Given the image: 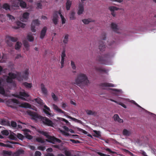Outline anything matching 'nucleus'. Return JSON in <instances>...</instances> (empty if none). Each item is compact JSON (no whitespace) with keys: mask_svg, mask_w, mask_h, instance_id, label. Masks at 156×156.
I'll use <instances>...</instances> for the list:
<instances>
[{"mask_svg":"<svg viewBox=\"0 0 156 156\" xmlns=\"http://www.w3.org/2000/svg\"><path fill=\"white\" fill-rule=\"evenodd\" d=\"M44 109H43V111L44 113L47 115V116H51V114L50 113L51 110L49 108L45 105H44Z\"/></svg>","mask_w":156,"mask_h":156,"instance_id":"nucleus-13","label":"nucleus"},{"mask_svg":"<svg viewBox=\"0 0 156 156\" xmlns=\"http://www.w3.org/2000/svg\"><path fill=\"white\" fill-rule=\"evenodd\" d=\"M40 23L38 20H33L31 24V30L33 32H35L36 30L35 29L36 26H39Z\"/></svg>","mask_w":156,"mask_h":156,"instance_id":"nucleus-9","label":"nucleus"},{"mask_svg":"<svg viewBox=\"0 0 156 156\" xmlns=\"http://www.w3.org/2000/svg\"><path fill=\"white\" fill-rule=\"evenodd\" d=\"M113 118L115 121H117L119 123H122L123 122V120L119 118V116L117 114H115Z\"/></svg>","mask_w":156,"mask_h":156,"instance_id":"nucleus-22","label":"nucleus"},{"mask_svg":"<svg viewBox=\"0 0 156 156\" xmlns=\"http://www.w3.org/2000/svg\"><path fill=\"white\" fill-rule=\"evenodd\" d=\"M38 132L40 134H42V135L45 136H46V138H47V137L49 135L48 133H47V132H44V131H41V130H38Z\"/></svg>","mask_w":156,"mask_h":156,"instance_id":"nucleus-34","label":"nucleus"},{"mask_svg":"<svg viewBox=\"0 0 156 156\" xmlns=\"http://www.w3.org/2000/svg\"><path fill=\"white\" fill-rule=\"evenodd\" d=\"M58 11H56L53 13V19H52L53 23L55 25H57L58 23Z\"/></svg>","mask_w":156,"mask_h":156,"instance_id":"nucleus-10","label":"nucleus"},{"mask_svg":"<svg viewBox=\"0 0 156 156\" xmlns=\"http://www.w3.org/2000/svg\"><path fill=\"white\" fill-rule=\"evenodd\" d=\"M9 40L13 42H16L18 41V38L17 37H13L10 36H8L7 37Z\"/></svg>","mask_w":156,"mask_h":156,"instance_id":"nucleus-27","label":"nucleus"},{"mask_svg":"<svg viewBox=\"0 0 156 156\" xmlns=\"http://www.w3.org/2000/svg\"><path fill=\"white\" fill-rule=\"evenodd\" d=\"M27 39L30 41H34V37L32 35H28L27 37Z\"/></svg>","mask_w":156,"mask_h":156,"instance_id":"nucleus-43","label":"nucleus"},{"mask_svg":"<svg viewBox=\"0 0 156 156\" xmlns=\"http://www.w3.org/2000/svg\"><path fill=\"white\" fill-rule=\"evenodd\" d=\"M3 9L6 10L9 9H10V6L7 3H5L3 5Z\"/></svg>","mask_w":156,"mask_h":156,"instance_id":"nucleus-44","label":"nucleus"},{"mask_svg":"<svg viewBox=\"0 0 156 156\" xmlns=\"http://www.w3.org/2000/svg\"><path fill=\"white\" fill-rule=\"evenodd\" d=\"M0 94L4 96H5V91L4 88L1 86H0Z\"/></svg>","mask_w":156,"mask_h":156,"instance_id":"nucleus-40","label":"nucleus"},{"mask_svg":"<svg viewBox=\"0 0 156 156\" xmlns=\"http://www.w3.org/2000/svg\"><path fill=\"white\" fill-rule=\"evenodd\" d=\"M71 5V1L69 0H67L66 3V9L67 10L70 9Z\"/></svg>","mask_w":156,"mask_h":156,"instance_id":"nucleus-26","label":"nucleus"},{"mask_svg":"<svg viewBox=\"0 0 156 156\" xmlns=\"http://www.w3.org/2000/svg\"><path fill=\"white\" fill-rule=\"evenodd\" d=\"M48 139L47 140L48 142L54 144L55 142L60 143L61 140L58 139L57 138L54 136H52L49 135L47 138Z\"/></svg>","mask_w":156,"mask_h":156,"instance_id":"nucleus-7","label":"nucleus"},{"mask_svg":"<svg viewBox=\"0 0 156 156\" xmlns=\"http://www.w3.org/2000/svg\"><path fill=\"white\" fill-rule=\"evenodd\" d=\"M41 89L42 93L44 95H46L47 94V90L45 87L44 85L43 84H41Z\"/></svg>","mask_w":156,"mask_h":156,"instance_id":"nucleus-25","label":"nucleus"},{"mask_svg":"<svg viewBox=\"0 0 156 156\" xmlns=\"http://www.w3.org/2000/svg\"><path fill=\"white\" fill-rule=\"evenodd\" d=\"M70 141L73 143L74 144H77L79 142V141L77 140H75L73 139H71Z\"/></svg>","mask_w":156,"mask_h":156,"instance_id":"nucleus-62","label":"nucleus"},{"mask_svg":"<svg viewBox=\"0 0 156 156\" xmlns=\"http://www.w3.org/2000/svg\"><path fill=\"white\" fill-rule=\"evenodd\" d=\"M105 46L104 43L101 41L99 42V48L100 51H102L105 50Z\"/></svg>","mask_w":156,"mask_h":156,"instance_id":"nucleus-19","label":"nucleus"},{"mask_svg":"<svg viewBox=\"0 0 156 156\" xmlns=\"http://www.w3.org/2000/svg\"><path fill=\"white\" fill-rule=\"evenodd\" d=\"M84 10V5L83 4L80 3L79 5L78 10L77 14L78 15H80L83 13Z\"/></svg>","mask_w":156,"mask_h":156,"instance_id":"nucleus-11","label":"nucleus"},{"mask_svg":"<svg viewBox=\"0 0 156 156\" xmlns=\"http://www.w3.org/2000/svg\"><path fill=\"white\" fill-rule=\"evenodd\" d=\"M41 154L40 152L37 151L35 152L34 156H41Z\"/></svg>","mask_w":156,"mask_h":156,"instance_id":"nucleus-54","label":"nucleus"},{"mask_svg":"<svg viewBox=\"0 0 156 156\" xmlns=\"http://www.w3.org/2000/svg\"><path fill=\"white\" fill-rule=\"evenodd\" d=\"M1 133L2 135L5 136H8L9 134V132L8 130H6L2 131H1Z\"/></svg>","mask_w":156,"mask_h":156,"instance_id":"nucleus-47","label":"nucleus"},{"mask_svg":"<svg viewBox=\"0 0 156 156\" xmlns=\"http://www.w3.org/2000/svg\"><path fill=\"white\" fill-rule=\"evenodd\" d=\"M9 138L12 140H16L17 138L12 134H10L9 136Z\"/></svg>","mask_w":156,"mask_h":156,"instance_id":"nucleus-50","label":"nucleus"},{"mask_svg":"<svg viewBox=\"0 0 156 156\" xmlns=\"http://www.w3.org/2000/svg\"><path fill=\"white\" fill-rule=\"evenodd\" d=\"M111 27L112 30L115 32L118 33V29L117 27V25L114 23H112L111 24Z\"/></svg>","mask_w":156,"mask_h":156,"instance_id":"nucleus-23","label":"nucleus"},{"mask_svg":"<svg viewBox=\"0 0 156 156\" xmlns=\"http://www.w3.org/2000/svg\"><path fill=\"white\" fill-rule=\"evenodd\" d=\"M78 130L80 131L83 132V133H84L86 134L87 133V132L86 131L83 130L82 129L80 128H77Z\"/></svg>","mask_w":156,"mask_h":156,"instance_id":"nucleus-61","label":"nucleus"},{"mask_svg":"<svg viewBox=\"0 0 156 156\" xmlns=\"http://www.w3.org/2000/svg\"><path fill=\"white\" fill-rule=\"evenodd\" d=\"M100 86L106 87H114V84L109 83H103L100 84Z\"/></svg>","mask_w":156,"mask_h":156,"instance_id":"nucleus-20","label":"nucleus"},{"mask_svg":"<svg viewBox=\"0 0 156 156\" xmlns=\"http://www.w3.org/2000/svg\"><path fill=\"white\" fill-rule=\"evenodd\" d=\"M25 136L27 139H28L29 140H31L33 138V137L31 135L28 134L27 133L25 134Z\"/></svg>","mask_w":156,"mask_h":156,"instance_id":"nucleus-51","label":"nucleus"},{"mask_svg":"<svg viewBox=\"0 0 156 156\" xmlns=\"http://www.w3.org/2000/svg\"><path fill=\"white\" fill-rule=\"evenodd\" d=\"M89 82V81L86 75L81 73L78 75L77 78L75 79V83L82 88Z\"/></svg>","mask_w":156,"mask_h":156,"instance_id":"nucleus-2","label":"nucleus"},{"mask_svg":"<svg viewBox=\"0 0 156 156\" xmlns=\"http://www.w3.org/2000/svg\"><path fill=\"white\" fill-rule=\"evenodd\" d=\"M23 85L27 88H30L32 87V84L31 83H28L27 82H25L23 83Z\"/></svg>","mask_w":156,"mask_h":156,"instance_id":"nucleus-30","label":"nucleus"},{"mask_svg":"<svg viewBox=\"0 0 156 156\" xmlns=\"http://www.w3.org/2000/svg\"><path fill=\"white\" fill-rule=\"evenodd\" d=\"M94 132L97 135L98 137H99L101 136V134L99 131H97V130H94Z\"/></svg>","mask_w":156,"mask_h":156,"instance_id":"nucleus-58","label":"nucleus"},{"mask_svg":"<svg viewBox=\"0 0 156 156\" xmlns=\"http://www.w3.org/2000/svg\"><path fill=\"white\" fill-rule=\"evenodd\" d=\"M66 56V54L65 53V50H63L61 54V68H62L64 66V57Z\"/></svg>","mask_w":156,"mask_h":156,"instance_id":"nucleus-15","label":"nucleus"},{"mask_svg":"<svg viewBox=\"0 0 156 156\" xmlns=\"http://www.w3.org/2000/svg\"><path fill=\"white\" fill-rule=\"evenodd\" d=\"M109 9L111 12V14L112 16L114 17H115V14L114 11L117 10L119 9L115 6H110L109 7Z\"/></svg>","mask_w":156,"mask_h":156,"instance_id":"nucleus-16","label":"nucleus"},{"mask_svg":"<svg viewBox=\"0 0 156 156\" xmlns=\"http://www.w3.org/2000/svg\"><path fill=\"white\" fill-rule=\"evenodd\" d=\"M51 96L53 99L54 101H56L57 100L58 98L53 93H51Z\"/></svg>","mask_w":156,"mask_h":156,"instance_id":"nucleus-53","label":"nucleus"},{"mask_svg":"<svg viewBox=\"0 0 156 156\" xmlns=\"http://www.w3.org/2000/svg\"><path fill=\"white\" fill-rule=\"evenodd\" d=\"M94 69L96 71L100 73H107V70L101 67L95 66L94 67Z\"/></svg>","mask_w":156,"mask_h":156,"instance_id":"nucleus-14","label":"nucleus"},{"mask_svg":"<svg viewBox=\"0 0 156 156\" xmlns=\"http://www.w3.org/2000/svg\"><path fill=\"white\" fill-rule=\"evenodd\" d=\"M70 19L71 20H74L76 19L75 17V12H71L70 16Z\"/></svg>","mask_w":156,"mask_h":156,"instance_id":"nucleus-39","label":"nucleus"},{"mask_svg":"<svg viewBox=\"0 0 156 156\" xmlns=\"http://www.w3.org/2000/svg\"><path fill=\"white\" fill-rule=\"evenodd\" d=\"M22 44L19 42H17L15 46V49L16 50H19L21 47Z\"/></svg>","mask_w":156,"mask_h":156,"instance_id":"nucleus-31","label":"nucleus"},{"mask_svg":"<svg viewBox=\"0 0 156 156\" xmlns=\"http://www.w3.org/2000/svg\"><path fill=\"white\" fill-rule=\"evenodd\" d=\"M20 107L26 108H31V106L28 103L24 102L21 104L20 106Z\"/></svg>","mask_w":156,"mask_h":156,"instance_id":"nucleus-24","label":"nucleus"},{"mask_svg":"<svg viewBox=\"0 0 156 156\" xmlns=\"http://www.w3.org/2000/svg\"><path fill=\"white\" fill-rule=\"evenodd\" d=\"M82 21L85 24H88L90 22H94V20H92L90 19H84Z\"/></svg>","mask_w":156,"mask_h":156,"instance_id":"nucleus-37","label":"nucleus"},{"mask_svg":"<svg viewBox=\"0 0 156 156\" xmlns=\"http://www.w3.org/2000/svg\"><path fill=\"white\" fill-rule=\"evenodd\" d=\"M35 101L37 102L38 104L42 105L43 103L42 102V101L39 98H37L34 99Z\"/></svg>","mask_w":156,"mask_h":156,"instance_id":"nucleus-32","label":"nucleus"},{"mask_svg":"<svg viewBox=\"0 0 156 156\" xmlns=\"http://www.w3.org/2000/svg\"><path fill=\"white\" fill-rule=\"evenodd\" d=\"M38 149L39 150L44 151L45 150V148L44 147L40 146L38 147Z\"/></svg>","mask_w":156,"mask_h":156,"instance_id":"nucleus-59","label":"nucleus"},{"mask_svg":"<svg viewBox=\"0 0 156 156\" xmlns=\"http://www.w3.org/2000/svg\"><path fill=\"white\" fill-rule=\"evenodd\" d=\"M53 108L55 110H56L57 112H58L59 113H62L63 114H65L66 112H65L62 110L61 109L58 108L57 105L53 104L52 105Z\"/></svg>","mask_w":156,"mask_h":156,"instance_id":"nucleus-18","label":"nucleus"},{"mask_svg":"<svg viewBox=\"0 0 156 156\" xmlns=\"http://www.w3.org/2000/svg\"><path fill=\"white\" fill-rule=\"evenodd\" d=\"M37 8L38 9H41L42 7V5L41 3L40 2L38 3L37 5Z\"/></svg>","mask_w":156,"mask_h":156,"instance_id":"nucleus-60","label":"nucleus"},{"mask_svg":"<svg viewBox=\"0 0 156 156\" xmlns=\"http://www.w3.org/2000/svg\"><path fill=\"white\" fill-rule=\"evenodd\" d=\"M24 152V151L22 149L19 150L16 152L12 153V156H19L20 155L23 154Z\"/></svg>","mask_w":156,"mask_h":156,"instance_id":"nucleus-17","label":"nucleus"},{"mask_svg":"<svg viewBox=\"0 0 156 156\" xmlns=\"http://www.w3.org/2000/svg\"><path fill=\"white\" fill-rule=\"evenodd\" d=\"M6 103L8 106L13 108H17V104H20V102L16 99H9Z\"/></svg>","mask_w":156,"mask_h":156,"instance_id":"nucleus-4","label":"nucleus"},{"mask_svg":"<svg viewBox=\"0 0 156 156\" xmlns=\"http://www.w3.org/2000/svg\"><path fill=\"white\" fill-rule=\"evenodd\" d=\"M16 137L20 140H23L24 136L21 134L18 133L17 134Z\"/></svg>","mask_w":156,"mask_h":156,"instance_id":"nucleus-41","label":"nucleus"},{"mask_svg":"<svg viewBox=\"0 0 156 156\" xmlns=\"http://www.w3.org/2000/svg\"><path fill=\"white\" fill-rule=\"evenodd\" d=\"M41 117V120L44 124L48 126H52V125L53 124L52 122L48 119L45 117L42 116Z\"/></svg>","mask_w":156,"mask_h":156,"instance_id":"nucleus-8","label":"nucleus"},{"mask_svg":"<svg viewBox=\"0 0 156 156\" xmlns=\"http://www.w3.org/2000/svg\"><path fill=\"white\" fill-rule=\"evenodd\" d=\"M71 66L73 69H76V67L75 65V63H74V62L72 61H71Z\"/></svg>","mask_w":156,"mask_h":156,"instance_id":"nucleus-55","label":"nucleus"},{"mask_svg":"<svg viewBox=\"0 0 156 156\" xmlns=\"http://www.w3.org/2000/svg\"><path fill=\"white\" fill-rule=\"evenodd\" d=\"M29 115L32 117V119L35 120H37L38 119H41L42 117L40 115H38L37 113L32 111H30L28 112Z\"/></svg>","mask_w":156,"mask_h":156,"instance_id":"nucleus-6","label":"nucleus"},{"mask_svg":"<svg viewBox=\"0 0 156 156\" xmlns=\"http://www.w3.org/2000/svg\"><path fill=\"white\" fill-rule=\"evenodd\" d=\"M65 154L66 156H73L71 152L68 151H65Z\"/></svg>","mask_w":156,"mask_h":156,"instance_id":"nucleus-48","label":"nucleus"},{"mask_svg":"<svg viewBox=\"0 0 156 156\" xmlns=\"http://www.w3.org/2000/svg\"><path fill=\"white\" fill-rule=\"evenodd\" d=\"M36 140L38 142L41 143H43L45 142L44 140L40 137H38L36 138Z\"/></svg>","mask_w":156,"mask_h":156,"instance_id":"nucleus-46","label":"nucleus"},{"mask_svg":"<svg viewBox=\"0 0 156 156\" xmlns=\"http://www.w3.org/2000/svg\"><path fill=\"white\" fill-rule=\"evenodd\" d=\"M17 27H14V28L16 29H18L20 27L24 28L25 27V25L21 23L20 21H18L16 23Z\"/></svg>","mask_w":156,"mask_h":156,"instance_id":"nucleus-21","label":"nucleus"},{"mask_svg":"<svg viewBox=\"0 0 156 156\" xmlns=\"http://www.w3.org/2000/svg\"><path fill=\"white\" fill-rule=\"evenodd\" d=\"M47 30V27H44L41 30L40 35V38L41 39H43L46 35Z\"/></svg>","mask_w":156,"mask_h":156,"instance_id":"nucleus-12","label":"nucleus"},{"mask_svg":"<svg viewBox=\"0 0 156 156\" xmlns=\"http://www.w3.org/2000/svg\"><path fill=\"white\" fill-rule=\"evenodd\" d=\"M8 121H6L5 119H1L0 120V124L2 125H6L8 124Z\"/></svg>","mask_w":156,"mask_h":156,"instance_id":"nucleus-33","label":"nucleus"},{"mask_svg":"<svg viewBox=\"0 0 156 156\" xmlns=\"http://www.w3.org/2000/svg\"><path fill=\"white\" fill-rule=\"evenodd\" d=\"M29 69H27L22 73L17 72L16 74H15L11 72L9 73L8 74L9 76H7L6 81L8 83H12L13 81V80L16 78L19 81H21L23 80H27L29 74Z\"/></svg>","mask_w":156,"mask_h":156,"instance_id":"nucleus-1","label":"nucleus"},{"mask_svg":"<svg viewBox=\"0 0 156 156\" xmlns=\"http://www.w3.org/2000/svg\"><path fill=\"white\" fill-rule=\"evenodd\" d=\"M97 59L102 64L108 65L110 61V56L108 55H105L104 57L99 56L97 57Z\"/></svg>","mask_w":156,"mask_h":156,"instance_id":"nucleus-5","label":"nucleus"},{"mask_svg":"<svg viewBox=\"0 0 156 156\" xmlns=\"http://www.w3.org/2000/svg\"><path fill=\"white\" fill-rule=\"evenodd\" d=\"M131 133L130 131L126 129H124L123 130V134L124 135L128 136L131 134Z\"/></svg>","mask_w":156,"mask_h":156,"instance_id":"nucleus-28","label":"nucleus"},{"mask_svg":"<svg viewBox=\"0 0 156 156\" xmlns=\"http://www.w3.org/2000/svg\"><path fill=\"white\" fill-rule=\"evenodd\" d=\"M7 16L9 18V19H10L11 20H12L13 19H15V18L14 16L9 14H7Z\"/></svg>","mask_w":156,"mask_h":156,"instance_id":"nucleus-57","label":"nucleus"},{"mask_svg":"<svg viewBox=\"0 0 156 156\" xmlns=\"http://www.w3.org/2000/svg\"><path fill=\"white\" fill-rule=\"evenodd\" d=\"M69 36L68 34H66L63 40V43L64 44H66L68 43L69 41Z\"/></svg>","mask_w":156,"mask_h":156,"instance_id":"nucleus-29","label":"nucleus"},{"mask_svg":"<svg viewBox=\"0 0 156 156\" xmlns=\"http://www.w3.org/2000/svg\"><path fill=\"white\" fill-rule=\"evenodd\" d=\"M20 5L22 8H25L27 6V4L25 2L21 1L20 2Z\"/></svg>","mask_w":156,"mask_h":156,"instance_id":"nucleus-38","label":"nucleus"},{"mask_svg":"<svg viewBox=\"0 0 156 156\" xmlns=\"http://www.w3.org/2000/svg\"><path fill=\"white\" fill-rule=\"evenodd\" d=\"M118 104L119 105H121V106H122L123 107H124V108H126V106L125 105H124V104H123V103H121V102L118 103Z\"/></svg>","mask_w":156,"mask_h":156,"instance_id":"nucleus-64","label":"nucleus"},{"mask_svg":"<svg viewBox=\"0 0 156 156\" xmlns=\"http://www.w3.org/2000/svg\"><path fill=\"white\" fill-rule=\"evenodd\" d=\"M11 126L13 128L16 127L17 126L16 123L14 121H12L11 122Z\"/></svg>","mask_w":156,"mask_h":156,"instance_id":"nucleus-49","label":"nucleus"},{"mask_svg":"<svg viewBox=\"0 0 156 156\" xmlns=\"http://www.w3.org/2000/svg\"><path fill=\"white\" fill-rule=\"evenodd\" d=\"M24 46L26 48L27 50H28V48L29 46L28 42L26 40H24L23 41Z\"/></svg>","mask_w":156,"mask_h":156,"instance_id":"nucleus-36","label":"nucleus"},{"mask_svg":"<svg viewBox=\"0 0 156 156\" xmlns=\"http://www.w3.org/2000/svg\"><path fill=\"white\" fill-rule=\"evenodd\" d=\"M106 151H108L110 153H115V152L111 151L109 148H107L105 149Z\"/></svg>","mask_w":156,"mask_h":156,"instance_id":"nucleus-63","label":"nucleus"},{"mask_svg":"<svg viewBox=\"0 0 156 156\" xmlns=\"http://www.w3.org/2000/svg\"><path fill=\"white\" fill-rule=\"evenodd\" d=\"M23 91L20 92L18 94H12V95L15 97L20 99L26 101L27 99L25 98L29 97L30 95L28 93L26 92L24 90H23Z\"/></svg>","mask_w":156,"mask_h":156,"instance_id":"nucleus-3","label":"nucleus"},{"mask_svg":"<svg viewBox=\"0 0 156 156\" xmlns=\"http://www.w3.org/2000/svg\"><path fill=\"white\" fill-rule=\"evenodd\" d=\"M131 102L134 104L135 105H136L138 107H139V108H141V107L139 105H138L135 102V101H134L133 100H132L131 101Z\"/></svg>","mask_w":156,"mask_h":156,"instance_id":"nucleus-56","label":"nucleus"},{"mask_svg":"<svg viewBox=\"0 0 156 156\" xmlns=\"http://www.w3.org/2000/svg\"><path fill=\"white\" fill-rule=\"evenodd\" d=\"M3 155H7L8 156H11L12 155V152L11 151H8L5 150H3L2 151Z\"/></svg>","mask_w":156,"mask_h":156,"instance_id":"nucleus-35","label":"nucleus"},{"mask_svg":"<svg viewBox=\"0 0 156 156\" xmlns=\"http://www.w3.org/2000/svg\"><path fill=\"white\" fill-rule=\"evenodd\" d=\"M106 34L105 33H103L102 34L101 38L102 40H105L106 38Z\"/></svg>","mask_w":156,"mask_h":156,"instance_id":"nucleus-52","label":"nucleus"},{"mask_svg":"<svg viewBox=\"0 0 156 156\" xmlns=\"http://www.w3.org/2000/svg\"><path fill=\"white\" fill-rule=\"evenodd\" d=\"M86 112L88 115H95L96 114L95 112H93L90 110H87Z\"/></svg>","mask_w":156,"mask_h":156,"instance_id":"nucleus-42","label":"nucleus"},{"mask_svg":"<svg viewBox=\"0 0 156 156\" xmlns=\"http://www.w3.org/2000/svg\"><path fill=\"white\" fill-rule=\"evenodd\" d=\"M29 15V13L27 12H24L23 15V17L25 19H27L28 18Z\"/></svg>","mask_w":156,"mask_h":156,"instance_id":"nucleus-45","label":"nucleus"}]
</instances>
